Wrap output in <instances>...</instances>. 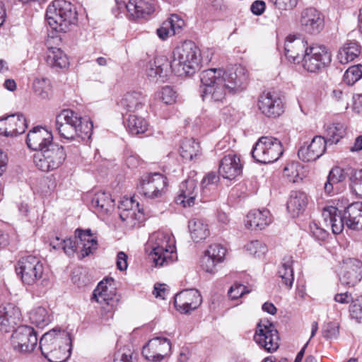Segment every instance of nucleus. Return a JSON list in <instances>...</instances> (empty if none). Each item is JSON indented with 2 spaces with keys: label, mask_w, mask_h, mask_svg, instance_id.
<instances>
[{
  "label": "nucleus",
  "mask_w": 362,
  "mask_h": 362,
  "mask_svg": "<svg viewBox=\"0 0 362 362\" xmlns=\"http://www.w3.org/2000/svg\"><path fill=\"white\" fill-rule=\"evenodd\" d=\"M247 77L241 66L223 71L221 69H208L200 74L202 83V100L216 105L226 101L227 93L235 94L243 90L246 86Z\"/></svg>",
  "instance_id": "nucleus-1"
},
{
  "label": "nucleus",
  "mask_w": 362,
  "mask_h": 362,
  "mask_svg": "<svg viewBox=\"0 0 362 362\" xmlns=\"http://www.w3.org/2000/svg\"><path fill=\"white\" fill-rule=\"evenodd\" d=\"M55 127L61 137L67 140H82L90 139L93 132V123L81 117L77 112L69 110H63L55 119Z\"/></svg>",
  "instance_id": "nucleus-2"
},
{
  "label": "nucleus",
  "mask_w": 362,
  "mask_h": 362,
  "mask_svg": "<svg viewBox=\"0 0 362 362\" xmlns=\"http://www.w3.org/2000/svg\"><path fill=\"white\" fill-rule=\"evenodd\" d=\"M201 52L192 41L185 42L173 52L170 68L177 76H191L201 68Z\"/></svg>",
  "instance_id": "nucleus-3"
},
{
  "label": "nucleus",
  "mask_w": 362,
  "mask_h": 362,
  "mask_svg": "<svg viewBox=\"0 0 362 362\" xmlns=\"http://www.w3.org/2000/svg\"><path fill=\"white\" fill-rule=\"evenodd\" d=\"M46 18L53 30L66 33L71 25L76 23L78 13L75 6L71 2L54 0L47 8Z\"/></svg>",
  "instance_id": "nucleus-4"
},
{
  "label": "nucleus",
  "mask_w": 362,
  "mask_h": 362,
  "mask_svg": "<svg viewBox=\"0 0 362 362\" xmlns=\"http://www.w3.org/2000/svg\"><path fill=\"white\" fill-rule=\"evenodd\" d=\"M148 245L151 247L149 258L155 267H165L177 259L175 247L171 237L163 232L153 233L149 238Z\"/></svg>",
  "instance_id": "nucleus-5"
},
{
  "label": "nucleus",
  "mask_w": 362,
  "mask_h": 362,
  "mask_svg": "<svg viewBox=\"0 0 362 362\" xmlns=\"http://www.w3.org/2000/svg\"><path fill=\"white\" fill-rule=\"evenodd\" d=\"M281 141L272 136H262L256 142L251 152L258 163L267 164L276 161L283 154Z\"/></svg>",
  "instance_id": "nucleus-6"
},
{
  "label": "nucleus",
  "mask_w": 362,
  "mask_h": 362,
  "mask_svg": "<svg viewBox=\"0 0 362 362\" xmlns=\"http://www.w3.org/2000/svg\"><path fill=\"white\" fill-rule=\"evenodd\" d=\"M332 62V52L324 45L312 44L307 47L303 58L304 69L310 73H318L328 67Z\"/></svg>",
  "instance_id": "nucleus-7"
},
{
  "label": "nucleus",
  "mask_w": 362,
  "mask_h": 362,
  "mask_svg": "<svg viewBox=\"0 0 362 362\" xmlns=\"http://www.w3.org/2000/svg\"><path fill=\"white\" fill-rule=\"evenodd\" d=\"M66 152L62 146L53 143L41 152L34 155L36 167L43 172H49L58 168L65 160Z\"/></svg>",
  "instance_id": "nucleus-8"
},
{
  "label": "nucleus",
  "mask_w": 362,
  "mask_h": 362,
  "mask_svg": "<svg viewBox=\"0 0 362 362\" xmlns=\"http://www.w3.org/2000/svg\"><path fill=\"white\" fill-rule=\"evenodd\" d=\"M16 270L24 284L33 285L42 278L45 268L37 257L28 255L18 260Z\"/></svg>",
  "instance_id": "nucleus-9"
},
{
  "label": "nucleus",
  "mask_w": 362,
  "mask_h": 362,
  "mask_svg": "<svg viewBox=\"0 0 362 362\" xmlns=\"http://www.w3.org/2000/svg\"><path fill=\"white\" fill-rule=\"evenodd\" d=\"M254 340L268 352L275 351L279 346L278 331L268 320H261L258 323Z\"/></svg>",
  "instance_id": "nucleus-10"
},
{
  "label": "nucleus",
  "mask_w": 362,
  "mask_h": 362,
  "mask_svg": "<svg viewBox=\"0 0 362 362\" xmlns=\"http://www.w3.org/2000/svg\"><path fill=\"white\" fill-rule=\"evenodd\" d=\"M11 344L20 353H30L37 344V334L30 326H19L11 335Z\"/></svg>",
  "instance_id": "nucleus-11"
},
{
  "label": "nucleus",
  "mask_w": 362,
  "mask_h": 362,
  "mask_svg": "<svg viewBox=\"0 0 362 362\" xmlns=\"http://www.w3.org/2000/svg\"><path fill=\"white\" fill-rule=\"evenodd\" d=\"M166 180V177L158 173L144 175L137 187L139 192L146 198L160 197L167 185Z\"/></svg>",
  "instance_id": "nucleus-12"
},
{
  "label": "nucleus",
  "mask_w": 362,
  "mask_h": 362,
  "mask_svg": "<svg viewBox=\"0 0 362 362\" xmlns=\"http://www.w3.org/2000/svg\"><path fill=\"white\" fill-rule=\"evenodd\" d=\"M171 354V343L165 337H156L150 339L143 346L142 355L152 362H161Z\"/></svg>",
  "instance_id": "nucleus-13"
},
{
  "label": "nucleus",
  "mask_w": 362,
  "mask_h": 362,
  "mask_svg": "<svg viewBox=\"0 0 362 362\" xmlns=\"http://www.w3.org/2000/svg\"><path fill=\"white\" fill-rule=\"evenodd\" d=\"M202 303V298L197 289H185L174 297V305L177 311L187 314L197 309Z\"/></svg>",
  "instance_id": "nucleus-14"
},
{
  "label": "nucleus",
  "mask_w": 362,
  "mask_h": 362,
  "mask_svg": "<svg viewBox=\"0 0 362 362\" xmlns=\"http://www.w3.org/2000/svg\"><path fill=\"white\" fill-rule=\"evenodd\" d=\"M258 107L264 115L271 118H276L284 112L281 98L274 92H263L259 98Z\"/></svg>",
  "instance_id": "nucleus-15"
},
{
  "label": "nucleus",
  "mask_w": 362,
  "mask_h": 362,
  "mask_svg": "<svg viewBox=\"0 0 362 362\" xmlns=\"http://www.w3.org/2000/svg\"><path fill=\"white\" fill-rule=\"evenodd\" d=\"M113 286L114 279L112 278L104 279L94 289L90 300L102 305H106L112 307L117 300Z\"/></svg>",
  "instance_id": "nucleus-16"
},
{
  "label": "nucleus",
  "mask_w": 362,
  "mask_h": 362,
  "mask_svg": "<svg viewBox=\"0 0 362 362\" xmlns=\"http://www.w3.org/2000/svg\"><path fill=\"white\" fill-rule=\"evenodd\" d=\"M52 141V132L41 126L35 127L30 130L26 138L28 147L38 152H41L52 144L54 143Z\"/></svg>",
  "instance_id": "nucleus-17"
},
{
  "label": "nucleus",
  "mask_w": 362,
  "mask_h": 362,
  "mask_svg": "<svg viewBox=\"0 0 362 362\" xmlns=\"http://www.w3.org/2000/svg\"><path fill=\"white\" fill-rule=\"evenodd\" d=\"M226 254V249L221 244L209 245L201 259V267L208 273H215L216 266L223 261Z\"/></svg>",
  "instance_id": "nucleus-18"
},
{
  "label": "nucleus",
  "mask_w": 362,
  "mask_h": 362,
  "mask_svg": "<svg viewBox=\"0 0 362 362\" xmlns=\"http://www.w3.org/2000/svg\"><path fill=\"white\" fill-rule=\"evenodd\" d=\"M300 23L303 30L312 35L320 33L325 26L323 16L314 8H308L303 11Z\"/></svg>",
  "instance_id": "nucleus-19"
},
{
  "label": "nucleus",
  "mask_w": 362,
  "mask_h": 362,
  "mask_svg": "<svg viewBox=\"0 0 362 362\" xmlns=\"http://www.w3.org/2000/svg\"><path fill=\"white\" fill-rule=\"evenodd\" d=\"M26 120L23 115L14 114L0 119V134L16 136L25 132Z\"/></svg>",
  "instance_id": "nucleus-20"
},
{
  "label": "nucleus",
  "mask_w": 362,
  "mask_h": 362,
  "mask_svg": "<svg viewBox=\"0 0 362 362\" xmlns=\"http://www.w3.org/2000/svg\"><path fill=\"white\" fill-rule=\"evenodd\" d=\"M327 141L321 136H315L307 146H301L298 151V158L303 162L315 161L323 155L326 150Z\"/></svg>",
  "instance_id": "nucleus-21"
},
{
  "label": "nucleus",
  "mask_w": 362,
  "mask_h": 362,
  "mask_svg": "<svg viewBox=\"0 0 362 362\" xmlns=\"http://www.w3.org/2000/svg\"><path fill=\"white\" fill-rule=\"evenodd\" d=\"M198 194L197 181L192 178H188L180 183L175 202L184 207L192 206L195 204Z\"/></svg>",
  "instance_id": "nucleus-22"
},
{
  "label": "nucleus",
  "mask_w": 362,
  "mask_h": 362,
  "mask_svg": "<svg viewBox=\"0 0 362 362\" xmlns=\"http://www.w3.org/2000/svg\"><path fill=\"white\" fill-rule=\"evenodd\" d=\"M242 170L240 158L234 153L226 155L220 160L218 174L224 179L233 180L241 174Z\"/></svg>",
  "instance_id": "nucleus-23"
},
{
  "label": "nucleus",
  "mask_w": 362,
  "mask_h": 362,
  "mask_svg": "<svg viewBox=\"0 0 362 362\" xmlns=\"http://www.w3.org/2000/svg\"><path fill=\"white\" fill-rule=\"evenodd\" d=\"M344 272L340 276L343 284L354 286L362 279V262L355 259L349 258L343 262Z\"/></svg>",
  "instance_id": "nucleus-24"
},
{
  "label": "nucleus",
  "mask_w": 362,
  "mask_h": 362,
  "mask_svg": "<svg viewBox=\"0 0 362 362\" xmlns=\"http://www.w3.org/2000/svg\"><path fill=\"white\" fill-rule=\"evenodd\" d=\"M308 44L299 37H288L284 44V54L286 59L293 64L303 62Z\"/></svg>",
  "instance_id": "nucleus-25"
},
{
  "label": "nucleus",
  "mask_w": 362,
  "mask_h": 362,
  "mask_svg": "<svg viewBox=\"0 0 362 362\" xmlns=\"http://www.w3.org/2000/svg\"><path fill=\"white\" fill-rule=\"evenodd\" d=\"M21 319V313L18 307L8 303L0 310V330L4 332L13 331Z\"/></svg>",
  "instance_id": "nucleus-26"
},
{
  "label": "nucleus",
  "mask_w": 362,
  "mask_h": 362,
  "mask_svg": "<svg viewBox=\"0 0 362 362\" xmlns=\"http://www.w3.org/2000/svg\"><path fill=\"white\" fill-rule=\"evenodd\" d=\"M351 168H341L335 166L331 169L324 185L325 192L328 195H333L338 192L337 185L344 182L347 177L350 178L353 172Z\"/></svg>",
  "instance_id": "nucleus-27"
},
{
  "label": "nucleus",
  "mask_w": 362,
  "mask_h": 362,
  "mask_svg": "<svg viewBox=\"0 0 362 362\" xmlns=\"http://www.w3.org/2000/svg\"><path fill=\"white\" fill-rule=\"evenodd\" d=\"M50 336L47 335L43 341V350L45 354L43 355L49 362H65L71 356V344L60 346L54 350L51 349Z\"/></svg>",
  "instance_id": "nucleus-28"
},
{
  "label": "nucleus",
  "mask_w": 362,
  "mask_h": 362,
  "mask_svg": "<svg viewBox=\"0 0 362 362\" xmlns=\"http://www.w3.org/2000/svg\"><path fill=\"white\" fill-rule=\"evenodd\" d=\"M75 239L77 241V245H81V250L79 254V258L83 259L90 254H92L97 249L98 240L93 238V234L90 229L82 230L77 229L75 231Z\"/></svg>",
  "instance_id": "nucleus-29"
},
{
  "label": "nucleus",
  "mask_w": 362,
  "mask_h": 362,
  "mask_svg": "<svg viewBox=\"0 0 362 362\" xmlns=\"http://www.w3.org/2000/svg\"><path fill=\"white\" fill-rule=\"evenodd\" d=\"M127 13L134 19L146 18L155 11L154 0H129Z\"/></svg>",
  "instance_id": "nucleus-30"
},
{
  "label": "nucleus",
  "mask_w": 362,
  "mask_h": 362,
  "mask_svg": "<svg viewBox=\"0 0 362 362\" xmlns=\"http://www.w3.org/2000/svg\"><path fill=\"white\" fill-rule=\"evenodd\" d=\"M344 218L349 228L362 229V202H356L349 204L344 211Z\"/></svg>",
  "instance_id": "nucleus-31"
},
{
  "label": "nucleus",
  "mask_w": 362,
  "mask_h": 362,
  "mask_svg": "<svg viewBox=\"0 0 362 362\" xmlns=\"http://www.w3.org/2000/svg\"><path fill=\"white\" fill-rule=\"evenodd\" d=\"M184 25V21L179 16L173 14L156 30V33L160 39L164 40L169 36L180 33Z\"/></svg>",
  "instance_id": "nucleus-32"
},
{
  "label": "nucleus",
  "mask_w": 362,
  "mask_h": 362,
  "mask_svg": "<svg viewBox=\"0 0 362 362\" xmlns=\"http://www.w3.org/2000/svg\"><path fill=\"white\" fill-rule=\"evenodd\" d=\"M272 221L268 210H252L246 216L245 226L252 230H262Z\"/></svg>",
  "instance_id": "nucleus-33"
},
{
  "label": "nucleus",
  "mask_w": 362,
  "mask_h": 362,
  "mask_svg": "<svg viewBox=\"0 0 362 362\" xmlns=\"http://www.w3.org/2000/svg\"><path fill=\"white\" fill-rule=\"evenodd\" d=\"M47 335L51 337L50 342L47 343L52 344L51 349L52 350L60 347V346L66 345V344H71V338L69 332L60 328H54L45 333L40 340V349L42 355L45 354V352H44L43 350V341Z\"/></svg>",
  "instance_id": "nucleus-34"
},
{
  "label": "nucleus",
  "mask_w": 362,
  "mask_h": 362,
  "mask_svg": "<svg viewBox=\"0 0 362 362\" xmlns=\"http://www.w3.org/2000/svg\"><path fill=\"white\" fill-rule=\"evenodd\" d=\"M337 211L338 209L337 207L329 206L325 207L322 213L325 222L332 228V232L334 234H339L342 232L344 225H346L344 214L338 215Z\"/></svg>",
  "instance_id": "nucleus-35"
},
{
  "label": "nucleus",
  "mask_w": 362,
  "mask_h": 362,
  "mask_svg": "<svg viewBox=\"0 0 362 362\" xmlns=\"http://www.w3.org/2000/svg\"><path fill=\"white\" fill-rule=\"evenodd\" d=\"M308 195L302 191H292L287 202V210L293 217L298 216L307 207Z\"/></svg>",
  "instance_id": "nucleus-36"
},
{
  "label": "nucleus",
  "mask_w": 362,
  "mask_h": 362,
  "mask_svg": "<svg viewBox=\"0 0 362 362\" xmlns=\"http://www.w3.org/2000/svg\"><path fill=\"white\" fill-rule=\"evenodd\" d=\"M119 209V217L123 221L137 219V214H142L139 208V203L134 197H124L118 206Z\"/></svg>",
  "instance_id": "nucleus-37"
},
{
  "label": "nucleus",
  "mask_w": 362,
  "mask_h": 362,
  "mask_svg": "<svg viewBox=\"0 0 362 362\" xmlns=\"http://www.w3.org/2000/svg\"><path fill=\"white\" fill-rule=\"evenodd\" d=\"M146 96L140 91H130L124 95L120 106L127 112H135L143 108Z\"/></svg>",
  "instance_id": "nucleus-38"
},
{
  "label": "nucleus",
  "mask_w": 362,
  "mask_h": 362,
  "mask_svg": "<svg viewBox=\"0 0 362 362\" xmlns=\"http://www.w3.org/2000/svg\"><path fill=\"white\" fill-rule=\"evenodd\" d=\"M170 64L168 59L164 56L156 57L153 61L149 62L146 68V74L149 78H155L157 76H167Z\"/></svg>",
  "instance_id": "nucleus-39"
},
{
  "label": "nucleus",
  "mask_w": 362,
  "mask_h": 362,
  "mask_svg": "<svg viewBox=\"0 0 362 362\" xmlns=\"http://www.w3.org/2000/svg\"><path fill=\"white\" fill-rule=\"evenodd\" d=\"M91 206L100 213L107 214L114 209V199L109 193L98 192L92 198Z\"/></svg>",
  "instance_id": "nucleus-40"
},
{
  "label": "nucleus",
  "mask_w": 362,
  "mask_h": 362,
  "mask_svg": "<svg viewBox=\"0 0 362 362\" xmlns=\"http://www.w3.org/2000/svg\"><path fill=\"white\" fill-rule=\"evenodd\" d=\"M360 46L356 41L346 42L338 52L337 59L342 64L354 60L360 54Z\"/></svg>",
  "instance_id": "nucleus-41"
},
{
  "label": "nucleus",
  "mask_w": 362,
  "mask_h": 362,
  "mask_svg": "<svg viewBox=\"0 0 362 362\" xmlns=\"http://www.w3.org/2000/svg\"><path fill=\"white\" fill-rule=\"evenodd\" d=\"M293 262L291 256L284 257L278 270V276L281 279V284L288 289L292 287L294 281Z\"/></svg>",
  "instance_id": "nucleus-42"
},
{
  "label": "nucleus",
  "mask_w": 362,
  "mask_h": 362,
  "mask_svg": "<svg viewBox=\"0 0 362 362\" xmlns=\"http://www.w3.org/2000/svg\"><path fill=\"white\" fill-rule=\"evenodd\" d=\"M46 61L53 69L66 68L69 64L66 54L57 47L49 48Z\"/></svg>",
  "instance_id": "nucleus-43"
},
{
  "label": "nucleus",
  "mask_w": 362,
  "mask_h": 362,
  "mask_svg": "<svg viewBox=\"0 0 362 362\" xmlns=\"http://www.w3.org/2000/svg\"><path fill=\"white\" fill-rule=\"evenodd\" d=\"M188 228L191 233L192 238L195 242H199L205 239L209 235L208 226L202 220L192 218L189 221Z\"/></svg>",
  "instance_id": "nucleus-44"
},
{
  "label": "nucleus",
  "mask_w": 362,
  "mask_h": 362,
  "mask_svg": "<svg viewBox=\"0 0 362 362\" xmlns=\"http://www.w3.org/2000/svg\"><path fill=\"white\" fill-rule=\"evenodd\" d=\"M125 125L128 132L134 135L144 134L148 129V122L142 117L135 115H129Z\"/></svg>",
  "instance_id": "nucleus-45"
},
{
  "label": "nucleus",
  "mask_w": 362,
  "mask_h": 362,
  "mask_svg": "<svg viewBox=\"0 0 362 362\" xmlns=\"http://www.w3.org/2000/svg\"><path fill=\"white\" fill-rule=\"evenodd\" d=\"M200 152V146L198 142L194 139H185L180 146L181 156L188 160L196 158Z\"/></svg>",
  "instance_id": "nucleus-46"
},
{
  "label": "nucleus",
  "mask_w": 362,
  "mask_h": 362,
  "mask_svg": "<svg viewBox=\"0 0 362 362\" xmlns=\"http://www.w3.org/2000/svg\"><path fill=\"white\" fill-rule=\"evenodd\" d=\"M30 320L36 327L43 328L51 322V316L45 308L39 306L30 312Z\"/></svg>",
  "instance_id": "nucleus-47"
},
{
  "label": "nucleus",
  "mask_w": 362,
  "mask_h": 362,
  "mask_svg": "<svg viewBox=\"0 0 362 362\" xmlns=\"http://www.w3.org/2000/svg\"><path fill=\"white\" fill-rule=\"evenodd\" d=\"M50 245H52L54 249L62 247L68 256H73L78 247L77 245L76 239L73 240L68 238L60 240L58 237H56L55 240L50 243Z\"/></svg>",
  "instance_id": "nucleus-48"
},
{
  "label": "nucleus",
  "mask_w": 362,
  "mask_h": 362,
  "mask_svg": "<svg viewBox=\"0 0 362 362\" xmlns=\"http://www.w3.org/2000/svg\"><path fill=\"white\" fill-rule=\"evenodd\" d=\"M345 127L341 123H334L329 125L327 129V136L325 139L327 144H337L345 135Z\"/></svg>",
  "instance_id": "nucleus-49"
},
{
  "label": "nucleus",
  "mask_w": 362,
  "mask_h": 362,
  "mask_svg": "<svg viewBox=\"0 0 362 362\" xmlns=\"http://www.w3.org/2000/svg\"><path fill=\"white\" fill-rule=\"evenodd\" d=\"M33 88L35 94L41 98H48L51 91L50 81L46 78H36L33 81Z\"/></svg>",
  "instance_id": "nucleus-50"
},
{
  "label": "nucleus",
  "mask_w": 362,
  "mask_h": 362,
  "mask_svg": "<svg viewBox=\"0 0 362 362\" xmlns=\"http://www.w3.org/2000/svg\"><path fill=\"white\" fill-rule=\"evenodd\" d=\"M350 188L354 194L362 198V169H353L350 177Z\"/></svg>",
  "instance_id": "nucleus-51"
},
{
  "label": "nucleus",
  "mask_w": 362,
  "mask_h": 362,
  "mask_svg": "<svg viewBox=\"0 0 362 362\" xmlns=\"http://www.w3.org/2000/svg\"><path fill=\"white\" fill-rule=\"evenodd\" d=\"M362 77V65L358 64L349 67L344 74V81L349 86L354 85Z\"/></svg>",
  "instance_id": "nucleus-52"
},
{
  "label": "nucleus",
  "mask_w": 362,
  "mask_h": 362,
  "mask_svg": "<svg viewBox=\"0 0 362 362\" xmlns=\"http://www.w3.org/2000/svg\"><path fill=\"white\" fill-rule=\"evenodd\" d=\"M302 170V167L298 163L292 162L285 166L284 175L287 177L289 182H297L298 180H302V177L300 176V172Z\"/></svg>",
  "instance_id": "nucleus-53"
},
{
  "label": "nucleus",
  "mask_w": 362,
  "mask_h": 362,
  "mask_svg": "<svg viewBox=\"0 0 362 362\" xmlns=\"http://www.w3.org/2000/svg\"><path fill=\"white\" fill-rule=\"evenodd\" d=\"M247 251L255 257L260 258L267 252V247L265 244L259 240L250 241L245 245Z\"/></svg>",
  "instance_id": "nucleus-54"
},
{
  "label": "nucleus",
  "mask_w": 362,
  "mask_h": 362,
  "mask_svg": "<svg viewBox=\"0 0 362 362\" xmlns=\"http://www.w3.org/2000/svg\"><path fill=\"white\" fill-rule=\"evenodd\" d=\"M322 334L326 339H336L339 334V325L335 322L325 323L322 329Z\"/></svg>",
  "instance_id": "nucleus-55"
},
{
  "label": "nucleus",
  "mask_w": 362,
  "mask_h": 362,
  "mask_svg": "<svg viewBox=\"0 0 362 362\" xmlns=\"http://www.w3.org/2000/svg\"><path fill=\"white\" fill-rule=\"evenodd\" d=\"M349 313L351 318L358 322H362V296H358L352 300L349 306Z\"/></svg>",
  "instance_id": "nucleus-56"
},
{
  "label": "nucleus",
  "mask_w": 362,
  "mask_h": 362,
  "mask_svg": "<svg viewBox=\"0 0 362 362\" xmlns=\"http://www.w3.org/2000/svg\"><path fill=\"white\" fill-rule=\"evenodd\" d=\"M159 95L162 101L167 105L175 103L177 98L176 92L170 86L163 87Z\"/></svg>",
  "instance_id": "nucleus-57"
},
{
  "label": "nucleus",
  "mask_w": 362,
  "mask_h": 362,
  "mask_svg": "<svg viewBox=\"0 0 362 362\" xmlns=\"http://www.w3.org/2000/svg\"><path fill=\"white\" fill-rule=\"evenodd\" d=\"M249 293V291L244 285L235 284L229 289L228 295L231 299H238V298L242 297L245 293Z\"/></svg>",
  "instance_id": "nucleus-58"
},
{
  "label": "nucleus",
  "mask_w": 362,
  "mask_h": 362,
  "mask_svg": "<svg viewBox=\"0 0 362 362\" xmlns=\"http://www.w3.org/2000/svg\"><path fill=\"white\" fill-rule=\"evenodd\" d=\"M298 1V0H269V2L280 10H288L296 7Z\"/></svg>",
  "instance_id": "nucleus-59"
},
{
  "label": "nucleus",
  "mask_w": 362,
  "mask_h": 362,
  "mask_svg": "<svg viewBox=\"0 0 362 362\" xmlns=\"http://www.w3.org/2000/svg\"><path fill=\"white\" fill-rule=\"evenodd\" d=\"M310 230L313 237L319 240H325L328 235L327 230L320 227L316 223L310 224Z\"/></svg>",
  "instance_id": "nucleus-60"
},
{
  "label": "nucleus",
  "mask_w": 362,
  "mask_h": 362,
  "mask_svg": "<svg viewBox=\"0 0 362 362\" xmlns=\"http://www.w3.org/2000/svg\"><path fill=\"white\" fill-rule=\"evenodd\" d=\"M266 9V4L264 1L256 0L250 6L251 12L255 16L262 15Z\"/></svg>",
  "instance_id": "nucleus-61"
},
{
  "label": "nucleus",
  "mask_w": 362,
  "mask_h": 362,
  "mask_svg": "<svg viewBox=\"0 0 362 362\" xmlns=\"http://www.w3.org/2000/svg\"><path fill=\"white\" fill-rule=\"evenodd\" d=\"M132 353L130 349L127 348L120 349L115 355V358L122 359V361L132 362Z\"/></svg>",
  "instance_id": "nucleus-62"
},
{
  "label": "nucleus",
  "mask_w": 362,
  "mask_h": 362,
  "mask_svg": "<svg viewBox=\"0 0 362 362\" xmlns=\"http://www.w3.org/2000/svg\"><path fill=\"white\" fill-rule=\"evenodd\" d=\"M219 180V176L214 172L208 173L202 181V187H206L208 185L215 184Z\"/></svg>",
  "instance_id": "nucleus-63"
},
{
  "label": "nucleus",
  "mask_w": 362,
  "mask_h": 362,
  "mask_svg": "<svg viewBox=\"0 0 362 362\" xmlns=\"http://www.w3.org/2000/svg\"><path fill=\"white\" fill-rule=\"evenodd\" d=\"M353 110L358 115H362V94L353 96Z\"/></svg>",
  "instance_id": "nucleus-64"
}]
</instances>
